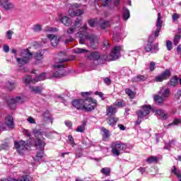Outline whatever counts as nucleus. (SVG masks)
Listing matches in <instances>:
<instances>
[{"mask_svg":"<svg viewBox=\"0 0 181 181\" xmlns=\"http://www.w3.org/2000/svg\"><path fill=\"white\" fill-rule=\"evenodd\" d=\"M23 103H25V99H23V98L21 96H17L15 98H11L8 102L9 107L12 110H15V108H16V104H23Z\"/></svg>","mask_w":181,"mask_h":181,"instance_id":"nucleus-9","label":"nucleus"},{"mask_svg":"<svg viewBox=\"0 0 181 181\" xmlns=\"http://www.w3.org/2000/svg\"><path fill=\"white\" fill-rule=\"evenodd\" d=\"M177 81H179V78H177V76H173L168 82V84L171 86V87H176V86H177Z\"/></svg>","mask_w":181,"mask_h":181,"instance_id":"nucleus-28","label":"nucleus"},{"mask_svg":"<svg viewBox=\"0 0 181 181\" xmlns=\"http://www.w3.org/2000/svg\"><path fill=\"white\" fill-rule=\"evenodd\" d=\"M156 114H157L158 115H161L163 119H166L168 118V116L165 115V113L163 112V110H156Z\"/></svg>","mask_w":181,"mask_h":181,"instance_id":"nucleus-45","label":"nucleus"},{"mask_svg":"<svg viewBox=\"0 0 181 181\" xmlns=\"http://www.w3.org/2000/svg\"><path fill=\"white\" fill-rule=\"evenodd\" d=\"M95 95H98L103 100H105V98H104V93H103L102 92L96 91L95 92Z\"/></svg>","mask_w":181,"mask_h":181,"instance_id":"nucleus-53","label":"nucleus"},{"mask_svg":"<svg viewBox=\"0 0 181 181\" xmlns=\"http://www.w3.org/2000/svg\"><path fill=\"white\" fill-rule=\"evenodd\" d=\"M153 42V37H149L148 44L144 47L146 52H151V53H156L159 50V48L158 47V45H155L152 46Z\"/></svg>","mask_w":181,"mask_h":181,"instance_id":"nucleus-8","label":"nucleus"},{"mask_svg":"<svg viewBox=\"0 0 181 181\" xmlns=\"http://www.w3.org/2000/svg\"><path fill=\"white\" fill-rule=\"evenodd\" d=\"M70 59H67L66 52H61L58 54V57L55 59V63L58 64L54 65V69H64V64L62 63H64L66 62H69Z\"/></svg>","mask_w":181,"mask_h":181,"instance_id":"nucleus-5","label":"nucleus"},{"mask_svg":"<svg viewBox=\"0 0 181 181\" xmlns=\"http://www.w3.org/2000/svg\"><path fill=\"white\" fill-rule=\"evenodd\" d=\"M162 23H163V21H162V18L160 17V13H158L157 23H156L157 29L155 32L156 37H158V36H159L160 29H162Z\"/></svg>","mask_w":181,"mask_h":181,"instance_id":"nucleus-15","label":"nucleus"},{"mask_svg":"<svg viewBox=\"0 0 181 181\" xmlns=\"http://www.w3.org/2000/svg\"><path fill=\"white\" fill-rule=\"evenodd\" d=\"M44 118H46L47 119H50V115H49V111H46L43 113Z\"/></svg>","mask_w":181,"mask_h":181,"instance_id":"nucleus-60","label":"nucleus"},{"mask_svg":"<svg viewBox=\"0 0 181 181\" xmlns=\"http://www.w3.org/2000/svg\"><path fill=\"white\" fill-rule=\"evenodd\" d=\"M99 26L100 29H107V28H110L111 26V23L108 21H105L103 18H100L99 21Z\"/></svg>","mask_w":181,"mask_h":181,"instance_id":"nucleus-20","label":"nucleus"},{"mask_svg":"<svg viewBox=\"0 0 181 181\" xmlns=\"http://www.w3.org/2000/svg\"><path fill=\"white\" fill-rule=\"evenodd\" d=\"M102 131L103 132V136L104 139H107L110 138V130L103 127Z\"/></svg>","mask_w":181,"mask_h":181,"instance_id":"nucleus-34","label":"nucleus"},{"mask_svg":"<svg viewBox=\"0 0 181 181\" xmlns=\"http://www.w3.org/2000/svg\"><path fill=\"white\" fill-rule=\"evenodd\" d=\"M158 160V157H155V156H151L146 159L147 163H156Z\"/></svg>","mask_w":181,"mask_h":181,"instance_id":"nucleus-37","label":"nucleus"},{"mask_svg":"<svg viewBox=\"0 0 181 181\" xmlns=\"http://www.w3.org/2000/svg\"><path fill=\"white\" fill-rule=\"evenodd\" d=\"M83 13H84V11L81 9H78L75 11V15H76V16H80V15H83Z\"/></svg>","mask_w":181,"mask_h":181,"instance_id":"nucleus-56","label":"nucleus"},{"mask_svg":"<svg viewBox=\"0 0 181 181\" xmlns=\"http://www.w3.org/2000/svg\"><path fill=\"white\" fill-rule=\"evenodd\" d=\"M122 50V46H116L112 50L110 54V57H112V60H117L120 56V52Z\"/></svg>","mask_w":181,"mask_h":181,"instance_id":"nucleus-12","label":"nucleus"},{"mask_svg":"<svg viewBox=\"0 0 181 181\" xmlns=\"http://www.w3.org/2000/svg\"><path fill=\"white\" fill-rule=\"evenodd\" d=\"M68 139L69 140L70 145H71V146L73 147L76 146V143L74 142V138H73V136L69 135L68 136Z\"/></svg>","mask_w":181,"mask_h":181,"instance_id":"nucleus-48","label":"nucleus"},{"mask_svg":"<svg viewBox=\"0 0 181 181\" xmlns=\"http://www.w3.org/2000/svg\"><path fill=\"white\" fill-rule=\"evenodd\" d=\"M104 82H105V84H107V86H110V85L111 84V79H110V78H105Z\"/></svg>","mask_w":181,"mask_h":181,"instance_id":"nucleus-64","label":"nucleus"},{"mask_svg":"<svg viewBox=\"0 0 181 181\" xmlns=\"http://www.w3.org/2000/svg\"><path fill=\"white\" fill-rule=\"evenodd\" d=\"M3 50L5 52V53H8L9 52V46L8 45H5L3 47Z\"/></svg>","mask_w":181,"mask_h":181,"instance_id":"nucleus-63","label":"nucleus"},{"mask_svg":"<svg viewBox=\"0 0 181 181\" xmlns=\"http://www.w3.org/2000/svg\"><path fill=\"white\" fill-rule=\"evenodd\" d=\"M14 146L19 153H22V151H26V149L29 148V144H26V142H25L24 141H21L19 142L16 141L14 143Z\"/></svg>","mask_w":181,"mask_h":181,"instance_id":"nucleus-11","label":"nucleus"},{"mask_svg":"<svg viewBox=\"0 0 181 181\" xmlns=\"http://www.w3.org/2000/svg\"><path fill=\"white\" fill-rule=\"evenodd\" d=\"M173 145H175L174 140H171L169 141V143L165 144V146L164 147V149H170Z\"/></svg>","mask_w":181,"mask_h":181,"instance_id":"nucleus-47","label":"nucleus"},{"mask_svg":"<svg viewBox=\"0 0 181 181\" xmlns=\"http://www.w3.org/2000/svg\"><path fill=\"white\" fill-rule=\"evenodd\" d=\"M13 33V31L9 30L6 33V36L8 37V39L11 40L12 39V34Z\"/></svg>","mask_w":181,"mask_h":181,"instance_id":"nucleus-55","label":"nucleus"},{"mask_svg":"<svg viewBox=\"0 0 181 181\" xmlns=\"http://www.w3.org/2000/svg\"><path fill=\"white\" fill-rule=\"evenodd\" d=\"M166 47H167L168 50H172V49H173L172 41L168 40L166 42Z\"/></svg>","mask_w":181,"mask_h":181,"instance_id":"nucleus-51","label":"nucleus"},{"mask_svg":"<svg viewBox=\"0 0 181 181\" xmlns=\"http://www.w3.org/2000/svg\"><path fill=\"white\" fill-rule=\"evenodd\" d=\"M47 37H48V39H49V40L51 42V45L54 47H56V46H57V45H59V39H57V37L56 35H54L53 34H48L47 35Z\"/></svg>","mask_w":181,"mask_h":181,"instance_id":"nucleus-17","label":"nucleus"},{"mask_svg":"<svg viewBox=\"0 0 181 181\" xmlns=\"http://www.w3.org/2000/svg\"><path fill=\"white\" fill-rule=\"evenodd\" d=\"M21 58H16L17 62L20 66L28 64L33 57V53L30 52L29 49H23L21 54Z\"/></svg>","mask_w":181,"mask_h":181,"instance_id":"nucleus-2","label":"nucleus"},{"mask_svg":"<svg viewBox=\"0 0 181 181\" xmlns=\"http://www.w3.org/2000/svg\"><path fill=\"white\" fill-rule=\"evenodd\" d=\"M116 107H125V102L122 99H118L115 103Z\"/></svg>","mask_w":181,"mask_h":181,"instance_id":"nucleus-38","label":"nucleus"},{"mask_svg":"<svg viewBox=\"0 0 181 181\" xmlns=\"http://www.w3.org/2000/svg\"><path fill=\"white\" fill-rule=\"evenodd\" d=\"M180 37L181 36L179 35H177L175 36L174 41H173V44L175 45V46H177V45L179 44V42H180Z\"/></svg>","mask_w":181,"mask_h":181,"instance_id":"nucleus-46","label":"nucleus"},{"mask_svg":"<svg viewBox=\"0 0 181 181\" xmlns=\"http://www.w3.org/2000/svg\"><path fill=\"white\" fill-rule=\"evenodd\" d=\"M117 122H118V117H109L107 119V124H109L110 127L117 125Z\"/></svg>","mask_w":181,"mask_h":181,"instance_id":"nucleus-26","label":"nucleus"},{"mask_svg":"<svg viewBox=\"0 0 181 181\" xmlns=\"http://www.w3.org/2000/svg\"><path fill=\"white\" fill-rule=\"evenodd\" d=\"M158 94L160 97L164 98V100H166V98H169L170 96V89L163 87L158 91Z\"/></svg>","mask_w":181,"mask_h":181,"instance_id":"nucleus-14","label":"nucleus"},{"mask_svg":"<svg viewBox=\"0 0 181 181\" xmlns=\"http://www.w3.org/2000/svg\"><path fill=\"white\" fill-rule=\"evenodd\" d=\"M146 80V77L143 75H139L133 78L134 81H145Z\"/></svg>","mask_w":181,"mask_h":181,"instance_id":"nucleus-41","label":"nucleus"},{"mask_svg":"<svg viewBox=\"0 0 181 181\" xmlns=\"http://www.w3.org/2000/svg\"><path fill=\"white\" fill-rule=\"evenodd\" d=\"M171 173H174V175H176L179 180L181 181V171H177V168H176L175 166H173V168L171 170Z\"/></svg>","mask_w":181,"mask_h":181,"instance_id":"nucleus-29","label":"nucleus"},{"mask_svg":"<svg viewBox=\"0 0 181 181\" xmlns=\"http://www.w3.org/2000/svg\"><path fill=\"white\" fill-rule=\"evenodd\" d=\"M125 93L129 95V97H130V98H134L135 97V93L129 88H126Z\"/></svg>","mask_w":181,"mask_h":181,"instance_id":"nucleus-42","label":"nucleus"},{"mask_svg":"<svg viewBox=\"0 0 181 181\" xmlns=\"http://www.w3.org/2000/svg\"><path fill=\"white\" fill-rule=\"evenodd\" d=\"M80 23H81V18H76V20L75 21V24H74V27H75V28L79 27L80 26Z\"/></svg>","mask_w":181,"mask_h":181,"instance_id":"nucleus-52","label":"nucleus"},{"mask_svg":"<svg viewBox=\"0 0 181 181\" xmlns=\"http://www.w3.org/2000/svg\"><path fill=\"white\" fill-rule=\"evenodd\" d=\"M33 134H34L35 138H37V139H39V136H42L43 132L42 131V129H35L33 130Z\"/></svg>","mask_w":181,"mask_h":181,"instance_id":"nucleus-30","label":"nucleus"},{"mask_svg":"<svg viewBox=\"0 0 181 181\" xmlns=\"http://www.w3.org/2000/svg\"><path fill=\"white\" fill-rule=\"evenodd\" d=\"M45 56V51L44 50H39L34 54V57L37 62L42 63V60H43Z\"/></svg>","mask_w":181,"mask_h":181,"instance_id":"nucleus-16","label":"nucleus"},{"mask_svg":"<svg viewBox=\"0 0 181 181\" xmlns=\"http://www.w3.org/2000/svg\"><path fill=\"white\" fill-rule=\"evenodd\" d=\"M127 146L121 141H115L112 144V153L113 156H119L121 151H125Z\"/></svg>","mask_w":181,"mask_h":181,"instance_id":"nucleus-4","label":"nucleus"},{"mask_svg":"<svg viewBox=\"0 0 181 181\" xmlns=\"http://www.w3.org/2000/svg\"><path fill=\"white\" fill-rule=\"evenodd\" d=\"M129 10H128L127 8H124V12L122 13V18L124 21H128V19H129Z\"/></svg>","mask_w":181,"mask_h":181,"instance_id":"nucleus-32","label":"nucleus"},{"mask_svg":"<svg viewBox=\"0 0 181 181\" xmlns=\"http://www.w3.org/2000/svg\"><path fill=\"white\" fill-rule=\"evenodd\" d=\"M88 57L90 59V60H93V62H97L98 63V60L101 59V55L98 52H93L90 53Z\"/></svg>","mask_w":181,"mask_h":181,"instance_id":"nucleus-19","label":"nucleus"},{"mask_svg":"<svg viewBox=\"0 0 181 181\" xmlns=\"http://www.w3.org/2000/svg\"><path fill=\"white\" fill-rule=\"evenodd\" d=\"M170 76H172L170 70L165 69L160 76L156 77L155 81H156V83H159L163 81V80H168Z\"/></svg>","mask_w":181,"mask_h":181,"instance_id":"nucleus-10","label":"nucleus"},{"mask_svg":"<svg viewBox=\"0 0 181 181\" xmlns=\"http://www.w3.org/2000/svg\"><path fill=\"white\" fill-rule=\"evenodd\" d=\"M103 175H105V176H110V173H111V168H104L100 170Z\"/></svg>","mask_w":181,"mask_h":181,"instance_id":"nucleus-39","label":"nucleus"},{"mask_svg":"<svg viewBox=\"0 0 181 181\" xmlns=\"http://www.w3.org/2000/svg\"><path fill=\"white\" fill-rule=\"evenodd\" d=\"M76 132H84V125L78 126Z\"/></svg>","mask_w":181,"mask_h":181,"instance_id":"nucleus-57","label":"nucleus"},{"mask_svg":"<svg viewBox=\"0 0 181 181\" xmlns=\"http://www.w3.org/2000/svg\"><path fill=\"white\" fill-rule=\"evenodd\" d=\"M7 181H30L29 176L28 175H23L21 177H19L18 179L15 178H9L7 180Z\"/></svg>","mask_w":181,"mask_h":181,"instance_id":"nucleus-27","label":"nucleus"},{"mask_svg":"<svg viewBox=\"0 0 181 181\" xmlns=\"http://www.w3.org/2000/svg\"><path fill=\"white\" fill-rule=\"evenodd\" d=\"M5 122L8 128H13V117L12 116H7L5 119Z\"/></svg>","mask_w":181,"mask_h":181,"instance_id":"nucleus-23","label":"nucleus"},{"mask_svg":"<svg viewBox=\"0 0 181 181\" xmlns=\"http://www.w3.org/2000/svg\"><path fill=\"white\" fill-rule=\"evenodd\" d=\"M30 90L31 93H35V94H40L43 91L41 86H30Z\"/></svg>","mask_w":181,"mask_h":181,"instance_id":"nucleus-24","label":"nucleus"},{"mask_svg":"<svg viewBox=\"0 0 181 181\" xmlns=\"http://www.w3.org/2000/svg\"><path fill=\"white\" fill-rule=\"evenodd\" d=\"M23 133L30 139V136H32V135L30 134V132H29V130L25 129L23 131Z\"/></svg>","mask_w":181,"mask_h":181,"instance_id":"nucleus-62","label":"nucleus"},{"mask_svg":"<svg viewBox=\"0 0 181 181\" xmlns=\"http://www.w3.org/2000/svg\"><path fill=\"white\" fill-rule=\"evenodd\" d=\"M75 155L76 156V158H81V156H83V148H78L76 151H75Z\"/></svg>","mask_w":181,"mask_h":181,"instance_id":"nucleus-40","label":"nucleus"},{"mask_svg":"<svg viewBox=\"0 0 181 181\" xmlns=\"http://www.w3.org/2000/svg\"><path fill=\"white\" fill-rule=\"evenodd\" d=\"M113 40H115V42H119L120 40L119 35H118L117 34H114L113 35Z\"/></svg>","mask_w":181,"mask_h":181,"instance_id":"nucleus-59","label":"nucleus"},{"mask_svg":"<svg viewBox=\"0 0 181 181\" xmlns=\"http://www.w3.org/2000/svg\"><path fill=\"white\" fill-rule=\"evenodd\" d=\"M88 50L83 48H75L74 49V53L81 54V53H87Z\"/></svg>","mask_w":181,"mask_h":181,"instance_id":"nucleus-35","label":"nucleus"},{"mask_svg":"<svg viewBox=\"0 0 181 181\" xmlns=\"http://www.w3.org/2000/svg\"><path fill=\"white\" fill-rule=\"evenodd\" d=\"M154 101L156 102V104H157V105H162V104L165 103V99L163 98H161V96L159 95H155Z\"/></svg>","mask_w":181,"mask_h":181,"instance_id":"nucleus-25","label":"nucleus"},{"mask_svg":"<svg viewBox=\"0 0 181 181\" xmlns=\"http://www.w3.org/2000/svg\"><path fill=\"white\" fill-rule=\"evenodd\" d=\"M117 113V108L112 106H107L106 115H115Z\"/></svg>","mask_w":181,"mask_h":181,"instance_id":"nucleus-22","label":"nucleus"},{"mask_svg":"<svg viewBox=\"0 0 181 181\" xmlns=\"http://www.w3.org/2000/svg\"><path fill=\"white\" fill-rule=\"evenodd\" d=\"M60 22H62V23H63V25H64L65 26H70V25H71V19H70V18L67 17V16H64L62 17L59 19Z\"/></svg>","mask_w":181,"mask_h":181,"instance_id":"nucleus-21","label":"nucleus"},{"mask_svg":"<svg viewBox=\"0 0 181 181\" xmlns=\"http://www.w3.org/2000/svg\"><path fill=\"white\" fill-rule=\"evenodd\" d=\"M27 121L30 124H36V121L32 117H28V119H27Z\"/></svg>","mask_w":181,"mask_h":181,"instance_id":"nucleus-54","label":"nucleus"},{"mask_svg":"<svg viewBox=\"0 0 181 181\" xmlns=\"http://www.w3.org/2000/svg\"><path fill=\"white\" fill-rule=\"evenodd\" d=\"M6 87L8 90V91H12V90H14L15 87H16V85L15 84V83L8 81L6 83Z\"/></svg>","mask_w":181,"mask_h":181,"instance_id":"nucleus-33","label":"nucleus"},{"mask_svg":"<svg viewBox=\"0 0 181 181\" xmlns=\"http://www.w3.org/2000/svg\"><path fill=\"white\" fill-rule=\"evenodd\" d=\"M43 80H46V73L41 74L40 76H37L35 79L36 82L43 81Z\"/></svg>","mask_w":181,"mask_h":181,"instance_id":"nucleus-36","label":"nucleus"},{"mask_svg":"<svg viewBox=\"0 0 181 181\" xmlns=\"http://www.w3.org/2000/svg\"><path fill=\"white\" fill-rule=\"evenodd\" d=\"M33 30H34V32H40V30H42V25L36 24L33 26Z\"/></svg>","mask_w":181,"mask_h":181,"instance_id":"nucleus-49","label":"nucleus"},{"mask_svg":"<svg viewBox=\"0 0 181 181\" xmlns=\"http://www.w3.org/2000/svg\"><path fill=\"white\" fill-rule=\"evenodd\" d=\"M155 70V62H151L150 63V71H153Z\"/></svg>","mask_w":181,"mask_h":181,"instance_id":"nucleus-61","label":"nucleus"},{"mask_svg":"<svg viewBox=\"0 0 181 181\" xmlns=\"http://www.w3.org/2000/svg\"><path fill=\"white\" fill-rule=\"evenodd\" d=\"M77 32L76 28V27H70L67 29L66 30V35H69V38L65 40V45H67L69 42H73L74 40L71 37V35H74Z\"/></svg>","mask_w":181,"mask_h":181,"instance_id":"nucleus-13","label":"nucleus"},{"mask_svg":"<svg viewBox=\"0 0 181 181\" xmlns=\"http://www.w3.org/2000/svg\"><path fill=\"white\" fill-rule=\"evenodd\" d=\"M1 6H3L5 11H11V9H13V4L9 1V0H3Z\"/></svg>","mask_w":181,"mask_h":181,"instance_id":"nucleus-18","label":"nucleus"},{"mask_svg":"<svg viewBox=\"0 0 181 181\" xmlns=\"http://www.w3.org/2000/svg\"><path fill=\"white\" fill-rule=\"evenodd\" d=\"M0 131H6V126L0 122Z\"/></svg>","mask_w":181,"mask_h":181,"instance_id":"nucleus-58","label":"nucleus"},{"mask_svg":"<svg viewBox=\"0 0 181 181\" xmlns=\"http://www.w3.org/2000/svg\"><path fill=\"white\" fill-rule=\"evenodd\" d=\"M107 59H108V56H107V54L102 55L100 56V59H99L100 62H98V63L94 62V63L97 66V64H101V63H103V62H107Z\"/></svg>","mask_w":181,"mask_h":181,"instance_id":"nucleus-44","label":"nucleus"},{"mask_svg":"<svg viewBox=\"0 0 181 181\" xmlns=\"http://www.w3.org/2000/svg\"><path fill=\"white\" fill-rule=\"evenodd\" d=\"M76 35H78L79 36V43L80 45H84V42L86 41V39L89 40L90 42V45H94V42L97 40V37L94 34L90 35H84L82 33H77Z\"/></svg>","mask_w":181,"mask_h":181,"instance_id":"nucleus-6","label":"nucleus"},{"mask_svg":"<svg viewBox=\"0 0 181 181\" xmlns=\"http://www.w3.org/2000/svg\"><path fill=\"white\" fill-rule=\"evenodd\" d=\"M152 110V107L151 105H143L141 107V110H138L136 112V114L138 117L137 120L135 122L136 125H139L141 122H142L141 118H145V117H147V115H149L151 114V110Z\"/></svg>","mask_w":181,"mask_h":181,"instance_id":"nucleus-3","label":"nucleus"},{"mask_svg":"<svg viewBox=\"0 0 181 181\" xmlns=\"http://www.w3.org/2000/svg\"><path fill=\"white\" fill-rule=\"evenodd\" d=\"M72 105L76 110H82L86 112L93 111L97 107V100L92 98L76 99L72 101Z\"/></svg>","mask_w":181,"mask_h":181,"instance_id":"nucleus-1","label":"nucleus"},{"mask_svg":"<svg viewBox=\"0 0 181 181\" xmlns=\"http://www.w3.org/2000/svg\"><path fill=\"white\" fill-rule=\"evenodd\" d=\"M45 145L46 144L40 140V139H37V140L35 141L36 148H37L38 146L40 148V151L37 152V158L42 159V158H43V155H45V151H43V149H45Z\"/></svg>","mask_w":181,"mask_h":181,"instance_id":"nucleus-7","label":"nucleus"},{"mask_svg":"<svg viewBox=\"0 0 181 181\" xmlns=\"http://www.w3.org/2000/svg\"><path fill=\"white\" fill-rule=\"evenodd\" d=\"M57 29L53 28L52 27H46L45 28V32L49 33V32H56Z\"/></svg>","mask_w":181,"mask_h":181,"instance_id":"nucleus-50","label":"nucleus"},{"mask_svg":"<svg viewBox=\"0 0 181 181\" xmlns=\"http://www.w3.org/2000/svg\"><path fill=\"white\" fill-rule=\"evenodd\" d=\"M64 71L59 70L54 73L53 77H54L55 78H60V77H63L64 76Z\"/></svg>","mask_w":181,"mask_h":181,"instance_id":"nucleus-31","label":"nucleus"},{"mask_svg":"<svg viewBox=\"0 0 181 181\" xmlns=\"http://www.w3.org/2000/svg\"><path fill=\"white\" fill-rule=\"evenodd\" d=\"M23 81L25 84H29L32 81V76L30 75H27L23 78Z\"/></svg>","mask_w":181,"mask_h":181,"instance_id":"nucleus-43","label":"nucleus"}]
</instances>
